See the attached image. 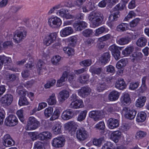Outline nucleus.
<instances>
[{"instance_id": "obj_1", "label": "nucleus", "mask_w": 149, "mask_h": 149, "mask_svg": "<svg viewBox=\"0 0 149 149\" xmlns=\"http://www.w3.org/2000/svg\"><path fill=\"white\" fill-rule=\"evenodd\" d=\"M67 78L70 83L73 86H75L77 83L76 80V76L75 74L73 73H70L68 71H64L61 78L57 81L56 86L60 87L64 85V82Z\"/></svg>"}, {"instance_id": "obj_2", "label": "nucleus", "mask_w": 149, "mask_h": 149, "mask_svg": "<svg viewBox=\"0 0 149 149\" xmlns=\"http://www.w3.org/2000/svg\"><path fill=\"white\" fill-rule=\"evenodd\" d=\"M103 14L99 12H92L88 15V19L93 25V27L99 26L103 20Z\"/></svg>"}, {"instance_id": "obj_3", "label": "nucleus", "mask_w": 149, "mask_h": 149, "mask_svg": "<svg viewBox=\"0 0 149 149\" xmlns=\"http://www.w3.org/2000/svg\"><path fill=\"white\" fill-rule=\"evenodd\" d=\"M40 125V122L33 116H30L28 118L25 129L27 130H32L37 129Z\"/></svg>"}, {"instance_id": "obj_4", "label": "nucleus", "mask_w": 149, "mask_h": 149, "mask_svg": "<svg viewBox=\"0 0 149 149\" xmlns=\"http://www.w3.org/2000/svg\"><path fill=\"white\" fill-rule=\"evenodd\" d=\"M57 36L56 32L51 33L46 35L43 39V44L46 46H49L56 40Z\"/></svg>"}, {"instance_id": "obj_5", "label": "nucleus", "mask_w": 149, "mask_h": 149, "mask_svg": "<svg viewBox=\"0 0 149 149\" xmlns=\"http://www.w3.org/2000/svg\"><path fill=\"white\" fill-rule=\"evenodd\" d=\"M62 23L61 19L57 17H52L48 18V24L51 27L57 28L59 27Z\"/></svg>"}, {"instance_id": "obj_6", "label": "nucleus", "mask_w": 149, "mask_h": 149, "mask_svg": "<svg viewBox=\"0 0 149 149\" xmlns=\"http://www.w3.org/2000/svg\"><path fill=\"white\" fill-rule=\"evenodd\" d=\"M18 120L16 116L13 114H11L6 117L5 119V124L7 126H13L17 124Z\"/></svg>"}, {"instance_id": "obj_7", "label": "nucleus", "mask_w": 149, "mask_h": 149, "mask_svg": "<svg viewBox=\"0 0 149 149\" xmlns=\"http://www.w3.org/2000/svg\"><path fill=\"white\" fill-rule=\"evenodd\" d=\"M26 31L23 29L16 33L14 35L13 40L15 43H19L24 39L26 36Z\"/></svg>"}, {"instance_id": "obj_8", "label": "nucleus", "mask_w": 149, "mask_h": 149, "mask_svg": "<svg viewBox=\"0 0 149 149\" xmlns=\"http://www.w3.org/2000/svg\"><path fill=\"white\" fill-rule=\"evenodd\" d=\"M89 136V134L85 129L81 128L77 131L76 137L80 141H84Z\"/></svg>"}, {"instance_id": "obj_9", "label": "nucleus", "mask_w": 149, "mask_h": 149, "mask_svg": "<svg viewBox=\"0 0 149 149\" xmlns=\"http://www.w3.org/2000/svg\"><path fill=\"white\" fill-rule=\"evenodd\" d=\"M65 141L64 137L58 136L53 139L52 144L55 148H61L64 146Z\"/></svg>"}, {"instance_id": "obj_10", "label": "nucleus", "mask_w": 149, "mask_h": 149, "mask_svg": "<svg viewBox=\"0 0 149 149\" xmlns=\"http://www.w3.org/2000/svg\"><path fill=\"white\" fill-rule=\"evenodd\" d=\"M13 98V96L11 95H5L1 98L0 102L3 106L7 107L12 102Z\"/></svg>"}, {"instance_id": "obj_11", "label": "nucleus", "mask_w": 149, "mask_h": 149, "mask_svg": "<svg viewBox=\"0 0 149 149\" xmlns=\"http://www.w3.org/2000/svg\"><path fill=\"white\" fill-rule=\"evenodd\" d=\"M123 113L126 118L132 120L134 118L136 112L134 110H130L129 108L125 107L123 108Z\"/></svg>"}, {"instance_id": "obj_12", "label": "nucleus", "mask_w": 149, "mask_h": 149, "mask_svg": "<svg viewBox=\"0 0 149 149\" xmlns=\"http://www.w3.org/2000/svg\"><path fill=\"white\" fill-rule=\"evenodd\" d=\"M2 140L3 144L6 146H12L15 143L14 141L8 134L4 135L2 138Z\"/></svg>"}, {"instance_id": "obj_13", "label": "nucleus", "mask_w": 149, "mask_h": 149, "mask_svg": "<svg viewBox=\"0 0 149 149\" xmlns=\"http://www.w3.org/2000/svg\"><path fill=\"white\" fill-rule=\"evenodd\" d=\"M107 125L109 128L113 129L118 127L119 121L118 119L111 118L108 120Z\"/></svg>"}, {"instance_id": "obj_14", "label": "nucleus", "mask_w": 149, "mask_h": 149, "mask_svg": "<svg viewBox=\"0 0 149 149\" xmlns=\"http://www.w3.org/2000/svg\"><path fill=\"white\" fill-rule=\"evenodd\" d=\"M122 137V133L119 130L113 131L111 134V139L116 143L118 142Z\"/></svg>"}, {"instance_id": "obj_15", "label": "nucleus", "mask_w": 149, "mask_h": 149, "mask_svg": "<svg viewBox=\"0 0 149 149\" xmlns=\"http://www.w3.org/2000/svg\"><path fill=\"white\" fill-rule=\"evenodd\" d=\"M74 32L73 28L70 26L63 29L60 32V36L63 37H65L72 34Z\"/></svg>"}, {"instance_id": "obj_16", "label": "nucleus", "mask_w": 149, "mask_h": 149, "mask_svg": "<svg viewBox=\"0 0 149 149\" xmlns=\"http://www.w3.org/2000/svg\"><path fill=\"white\" fill-rule=\"evenodd\" d=\"M46 64L42 60H39L37 64V72L39 74H41L43 72L46 73Z\"/></svg>"}, {"instance_id": "obj_17", "label": "nucleus", "mask_w": 149, "mask_h": 149, "mask_svg": "<svg viewBox=\"0 0 149 149\" xmlns=\"http://www.w3.org/2000/svg\"><path fill=\"white\" fill-rule=\"evenodd\" d=\"M87 24L84 21L78 22L74 24L73 27L76 31H81L86 27Z\"/></svg>"}, {"instance_id": "obj_18", "label": "nucleus", "mask_w": 149, "mask_h": 149, "mask_svg": "<svg viewBox=\"0 0 149 149\" xmlns=\"http://www.w3.org/2000/svg\"><path fill=\"white\" fill-rule=\"evenodd\" d=\"M78 95L82 97H85L89 95L91 92V89L88 87H83L78 91Z\"/></svg>"}, {"instance_id": "obj_19", "label": "nucleus", "mask_w": 149, "mask_h": 149, "mask_svg": "<svg viewBox=\"0 0 149 149\" xmlns=\"http://www.w3.org/2000/svg\"><path fill=\"white\" fill-rule=\"evenodd\" d=\"M38 136L39 139L40 140H47L52 138V134L49 132H43L39 134Z\"/></svg>"}, {"instance_id": "obj_20", "label": "nucleus", "mask_w": 149, "mask_h": 149, "mask_svg": "<svg viewBox=\"0 0 149 149\" xmlns=\"http://www.w3.org/2000/svg\"><path fill=\"white\" fill-rule=\"evenodd\" d=\"M76 123L74 121H69L65 123L64 125V128L65 130L70 132L76 129L77 127Z\"/></svg>"}, {"instance_id": "obj_21", "label": "nucleus", "mask_w": 149, "mask_h": 149, "mask_svg": "<svg viewBox=\"0 0 149 149\" xmlns=\"http://www.w3.org/2000/svg\"><path fill=\"white\" fill-rule=\"evenodd\" d=\"M69 96V93L68 91L65 90H63L59 93V100L60 102H63L66 100Z\"/></svg>"}, {"instance_id": "obj_22", "label": "nucleus", "mask_w": 149, "mask_h": 149, "mask_svg": "<svg viewBox=\"0 0 149 149\" xmlns=\"http://www.w3.org/2000/svg\"><path fill=\"white\" fill-rule=\"evenodd\" d=\"M47 106V104L45 102H42L39 103L38 107H35L31 111L30 113V114H34L36 112L43 109L46 107Z\"/></svg>"}, {"instance_id": "obj_23", "label": "nucleus", "mask_w": 149, "mask_h": 149, "mask_svg": "<svg viewBox=\"0 0 149 149\" xmlns=\"http://www.w3.org/2000/svg\"><path fill=\"white\" fill-rule=\"evenodd\" d=\"M131 41V38L128 36L119 38L118 37L116 39L117 43L120 45H124L128 44Z\"/></svg>"}, {"instance_id": "obj_24", "label": "nucleus", "mask_w": 149, "mask_h": 149, "mask_svg": "<svg viewBox=\"0 0 149 149\" xmlns=\"http://www.w3.org/2000/svg\"><path fill=\"white\" fill-rule=\"evenodd\" d=\"M61 107H56L55 110L51 117L50 118V120H54L58 119L61 114Z\"/></svg>"}, {"instance_id": "obj_25", "label": "nucleus", "mask_w": 149, "mask_h": 149, "mask_svg": "<svg viewBox=\"0 0 149 149\" xmlns=\"http://www.w3.org/2000/svg\"><path fill=\"white\" fill-rule=\"evenodd\" d=\"M146 100V97L141 96L136 100L135 102L136 106L138 107L141 108L145 105Z\"/></svg>"}, {"instance_id": "obj_26", "label": "nucleus", "mask_w": 149, "mask_h": 149, "mask_svg": "<svg viewBox=\"0 0 149 149\" xmlns=\"http://www.w3.org/2000/svg\"><path fill=\"white\" fill-rule=\"evenodd\" d=\"M46 102L49 105L52 106L56 105L57 101L55 94L53 93L50 95L47 99Z\"/></svg>"}, {"instance_id": "obj_27", "label": "nucleus", "mask_w": 149, "mask_h": 149, "mask_svg": "<svg viewBox=\"0 0 149 149\" xmlns=\"http://www.w3.org/2000/svg\"><path fill=\"white\" fill-rule=\"evenodd\" d=\"M120 101L124 104H129L131 102V99L130 95L127 93H124L123 94L120 98Z\"/></svg>"}, {"instance_id": "obj_28", "label": "nucleus", "mask_w": 149, "mask_h": 149, "mask_svg": "<svg viewBox=\"0 0 149 149\" xmlns=\"http://www.w3.org/2000/svg\"><path fill=\"white\" fill-rule=\"evenodd\" d=\"M84 106V103L81 100L71 102L70 104V107L76 109L82 108Z\"/></svg>"}, {"instance_id": "obj_29", "label": "nucleus", "mask_w": 149, "mask_h": 149, "mask_svg": "<svg viewBox=\"0 0 149 149\" xmlns=\"http://www.w3.org/2000/svg\"><path fill=\"white\" fill-rule=\"evenodd\" d=\"M72 111L70 109H67L64 111L62 114V118L64 120H68L72 118Z\"/></svg>"}, {"instance_id": "obj_30", "label": "nucleus", "mask_w": 149, "mask_h": 149, "mask_svg": "<svg viewBox=\"0 0 149 149\" xmlns=\"http://www.w3.org/2000/svg\"><path fill=\"white\" fill-rule=\"evenodd\" d=\"M142 54L140 52H135L132 55V60L134 62H136L141 60L143 57Z\"/></svg>"}, {"instance_id": "obj_31", "label": "nucleus", "mask_w": 149, "mask_h": 149, "mask_svg": "<svg viewBox=\"0 0 149 149\" xmlns=\"http://www.w3.org/2000/svg\"><path fill=\"white\" fill-rule=\"evenodd\" d=\"M146 113L144 112L141 111L138 113L136 120L139 123L143 122L146 120Z\"/></svg>"}, {"instance_id": "obj_32", "label": "nucleus", "mask_w": 149, "mask_h": 149, "mask_svg": "<svg viewBox=\"0 0 149 149\" xmlns=\"http://www.w3.org/2000/svg\"><path fill=\"white\" fill-rule=\"evenodd\" d=\"M120 93L117 91H113L109 95V99L110 101H114L117 100L119 98Z\"/></svg>"}, {"instance_id": "obj_33", "label": "nucleus", "mask_w": 149, "mask_h": 149, "mask_svg": "<svg viewBox=\"0 0 149 149\" xmlns=\"http://www.w3.org/2000/svg\"><path fill=\"white\" fill-rule=\"evenodd\" d=\"M110 58V55L109 53H105L101 57L100 60L102 63L106 64L109 61Z\"/></svg>"}, {"instance_id": "obj_34", "label": "nucleus", "mask_w": 149, "mask_h": 149, "mask_svg": "<svg viewBox=\"0 0 149 149\" xmlns=\"http://www.w3.org/2000/svg\"><path fill=\"white\" fill-rule=\"evenodd\" d=\"M11 62V60L10 58L6 57L4 56H0V70L1 69L3 63L8 64Z\"/></svg>"}, {"instance_id": "obj_35", "label": "nucleus", "mask_w": 149, "mask_h": 149, "mask_svg": "<svg viewBox=\"0 0 149 149\" xmlns=\"http://www.w3.org/2000/svg\"><path fill=\"white\" fill-rule=\"evenodd\" d=\"M134 49L133 46H129L122 51V54L125 56H128L133 51Z\"/></svg>"}, {"instance_id": "obj_36", "label": "nucleus", "mask_w": 149, "mask_h": 149, "mask_svg": "<svg viewBox=\"0 0 149 149\" xmlns=\"http://www.w3.org/2000/svg\"><path fill=\"white\" fill-rule=\"evenodd\" d=\"M90 2L88 3L87 6V8L85 6H83L82 7L83 11L84 12L87 13L90 10L92 9V3L93 4L97 2L96 0H90Z\"/></svg>"}, {"instance_id": "obj_37", "label": "nucleus", "mask_w": 149, "mask_h": 149, "mask_svg": "<svg viewBox=\"0 0 149 149\" xmlns=\"http://www.w3.org/2000/svg\"><path fill=\"white\" fill-rule=\"evenodd\" d=\"M61 127L62 126L60 123L55 124L52 128L54 134L56 135H58L61 133Z\"/></svg>"}, {"instance_id": "obj_38", "label": "nucleus", "mask_w": 149, "mask_h": 149, "mask_svg": "<svg viewBox=\"0 0 149 149\" xmlns=\"http://www.w3.org/2000/svg\"><path fill=\"white\" fill-rule=\"evenodd\" d=\"M125 83L124 80L121 79L118 80L115 84L116 87L120 90L124 89L125 88Z\"/></svg>"}, {"instance_id": "obj_39", "label": "nucleus", "mask_w": 149, "mask_h": 149, "mask_svg": "<svg viewBox=\"0 0 149 149\" xmlns=\"http://www.w3.org/2000/svg\"><path fill=\"white\" fill-rule=\"evenodd\" d=\"M129 29L128 24L122 23L119 24L117 27V30L119 31H124Z\"/></svg>"}, {"instance_id": "obj_40", "label": "nucleus", "mask_w": 149, "mask_h": 149, "mask_svg": "<svg viewBox=\"0 0 149 149\" xmlns=\"http://www.w3.org/2000/svg\"><path fill=\"white\" fill-rule=\"evenodd\" d=\"M109 29L104 26L101 27L96 29L95 31V35L96 36H98L100 35L104 32H107Z\"/></svg>"}, {"instance_id": "obj_41", "label": "nucleus", "mask_w": 149, "mask_h": 149, "mask_svg": "<svg viewBox=\"0 0 149 149\" xmlns=\"http://www.w3.org/2000/svg\"><path fill=\"white\" fill-rule=\"evenodd\" d=\"M53 111V108L51 107H49L46 108L44 110V114L45 116L48 118L52 115Z\"/></svg>"}, {"instance_id": "obj_42", "label": "nucleus", "mask_w": 149, "mask_h": 149, "mask_svg": "<svg viewBox=\"0 0 149 149\" xmlns=\"http://www.w3.org/2000/svg\"><path fill=\"white\" fill-rule=\"evenodd\" d=\"M82 34L85 37H90L93 36V32L92 30L88 29L83 31L82 32Z\"/></svg>"}, {"instance_id": "obj_43", "label": "nucleus", "mask_w": 149, "mask_h": 149, "mask_svg": "<svg viewBox=\"0 0 149 149\" xmlns=\"http://www.w3.org/2000/svg\"><path fill=\"white\" fill-rule=\"evenodd\" d=\"M87 113V111L86 110L81 111L78 116L77 120L81 122L84 120L86 117Z\"/></svg>"}, {"instance_id": "obj_44", "label": "nucleus", "mask_w": 149, "mask_h": 149, "mask_svg": "<svg viewBox=\"0 0 149 149\" xmlns=\"http://www.w3.org/2000/svg\"><path fill=\"white\" fill-rule=\"evenodd\" d=\"M18 104L20 106L27 105L29 104V102L26 97L24 96H22L19 98Z\"/></svg>"}, {"instance_id": "obj_45", "label": "nucleus", "mask_w": 149, "mask_h": 149, "mask_svg": "<svg viewBox=\"0 0 149 149\" xmlns=\"http://www.w3.org/2000/svg\"><path fill=\"white\" fill-rule=\"evenodd\" d=\"M89 75L88 74L81 75L78 79L79 82L81 84H85L89 80Z\"/></svg>"}, {"instance_id": "obj_46", "label": "nucleus", "mask_w": 149, "mask_h": 149, "mask_svg": "<svg viewBox=\"0 0 149 149\" xmlns=\"http://www.w3.org/2000/svg\"><path fill=\"white\" fill-rule=\"evenodd\" d=\"M146 39L145 38L141 37L137 40L136 44L139 47H143L146 45Z\"/></svg>"}, {"instance_id": "obj_47", "label": "nucleus", "mask_w": 149, "mask_h": 149, "mask_svg": "<svg viewBox=\"0 0 149 149\" xmlns=\"http://www.w3.org/2000/svg\"><path fill=\"white\" fill-rule=\"evenodd\" d=\"M89 70L93 74L99 75L102 72V69L100 68H95V67L92 66L90 67Z\"/></svg>"}, {"instance_id": "obj_48", "label": "nucleus", "mask_w": 149, "mask_h": 149, "mask_svg": "<svg viewBox=\"0 0 149 149\" xmlns=\"http://www.w3.org/2000/svg\"><path fill=\"white\" fill-rule=\"evenodd\" d=\"M56 82V80L55 79H51L47 81L46 83L44 85V87L46 89L49 88L54 86Z\"/></svg>"}, {"instance_id": "obj_49", "label": "nucleus", "mask_w": 149, "mask_h": 149, "mask_svg": "<svg viewBox=\"0 0 149 149\" xmlns=\"http://www.w3.org/2000/svg\"><path fill=\"white\" fill-rule=\"evenodd\" d=\"M139 83L138 81L131 82L130 84L129 89L131 90H135L138 87Z\"/></svg>"}, {"instance_id": "obj_50", "label": "nucleus", "mask_w": 149, "mask_h": 149, "mask_svg": "<svg viewBox=\"0 0 149 149\" xmlns=\"http://www.w3.org/2000/svg\"><path fill=\"white\" fill-rule=\"evenodd\" d=\"M61 59V57L60 56L56 55L52 58V62L53 64L57 65L59 64Z\"/></svg>"}, {"instance_id": "obj_51", "label": "nucleus", "mask_w": 149, "mask_h": 149, "mask_svg": "<svg viewBox=\"0 0 149 149\" xmlns=\"http://www.w3.org/2000/svg\"><path fill=\"white\" fill-rule=\"evenodd\" d=\"M34 145V149H45L44 144L40 141L36 142Z\"/></svg>"}, {"instance_id": "obj_52", "label": "nucleus", "mask_w": 149, "mask_h": 149, "mask_svg": "<svg viewBox=\"0 0 149 149\" xmlns=\"http://www.w3.org/2000/svg\"><path fill=\"white\" fill-rule=\"evenodd\" d=\"M146 133L143 131H139L136 133L135 137L136 139H139L145 137L146 135Z\"/></svg>"}, {"instance_id": "obj_53", "label": "nucleus", "mask_w": 149, "mask_h": 149, "mask_svg": "<svg viewBox=\"0 0 149 149\" xmlns=\"http://www.w3.org/2000/svg\"><path fill=\"white\" fill-rule=\"evenodd\" d=\"M92 64L91 59H86L82 61L80 63L81 65L82 66H89Z\"/></svg>"}, {"instance_id": "obj_54", "label": "nucleus", "mask_w": 149, "mask_h": 149, "mask_svg": "<svg viewBox=\"0 0 149 149\" xmlns=\"http://www.w3.org/2000/svg\"><path fill=\"white\" fill-rule=\"evenodd\" d=\"M120 16L118 11H116L113 13V15H110L109 17V19L111 21L116 20V19Z\"/></svg>"}, {"instance_id": "obj_55", "label": "nucleus", "mask_w": 149, "mask_h": 149, "mask_svg": "<svg viewBox=\"0 0 149 149\" xmlns=\"http://www.w3.org/2000/svg\"><path fill=\"white\" fill-rule=\"evenodd\" d=\"M63 50L65 53H67L68 55L70 56L73 55L74 53V49L68 47H65L63 49Z\"/></svg>"}, {"instance_id": "obj_56", "label": "nucleus", "mask_w": 149, "mask_h": 149, "mask_svg": "<svg viewBox=\"0 0 149 149\" xmlns=\"http://www.w3.org/2000/svg\"><path fill=\"white\" fill-rule=\"evenodd\" d=\"M17 114L20 120L22 123H24V119L23 116V110L22 109L18 110L17 112Z\"/></svg>"}, {"instance_id": "obj_57", "label": "nucleus", "mask_w": 149, "mask_h": 149, "mask_svg": "<svg viewBox=\"0 0 149 149\" xmlns=\"http://www.w3.org/2000/svg\"><path fill=\"white\" fill-rule=\"evenodd\" d=\"M101 149H114L113 145L110 142H107L104 144Z\"/></svg>"}, {"instance_id": "obj_58", "label": "nucleus", "mask_w": 149, "mask_h": 149, "mask_svg": "<svg viewBox=\"0 0 149 149\" xmlns=\"http://www.w3.org/2000/svg\"><path fill=\"white\" fill-rule=\"evenodd\" d=\"M95 127L100 130H103L105 128V125L103 121H100L95 125Z\"/></svg>"}, {"instance_id": "obj_59", "label": "nucleus", "mask_w": 149, "mask_h": 149, "mask_svg": "<svg viewBox=\"0 0 149 149\" xmlns=\"http://www.w3.org/2000/svg\"><path fill=\"white\" fill-rule=\"evenodd\" d=\"M68 12V10L62 9L58 10L57 13V14L60 17L64 18L66 13Z\"/></svg>"}, {"instance_id": "obj_60", "label": "nucleus", "mask_w": 149, "mask_h": 149, "mask_svg": "<svg viewBox=\"0 0 149 149\" xmlns=\"http://www.w3.org/2000/svg\"><path fill=\"white\" fill-rule=\"evenodd\" d=\"M122 48V47H117L115 45H113L110 46L109 49L113 53L119 50V49L121 50Z\"/></svg>"}, {"instance_id": "obj_61", "label": "nucleus", "mask_w": 149, "mask_h": 149, "mask_svg": "<svg viewBox=\"0 0 149 149\" xmlns=\"http://www.w3.org/2000/svg\"><path fill=\"white\" fill-rule=\"evenodd\" d=\"M106 86L104 83L98 84L97 85V89L99 92L103 91L106 88Z\"/></svg>"}, {"instance_id": "obj_62", "label": "nucleus", "mask_w": 149, "mask_h": 149, "mask_svg": "<svg viewBox=\"0 0 149 149\" xmlns=\"http://www.w3.org/2000/svg\"><path fill=\"white\" fill-rule=\"evenodd\" d=\"M111 37V35L109 34H107L104 36H103L100 38L98 39V42H102L103 41H105L110 39Z\"/></svg>"}, {"instance_id": "obj_63", "label": "nucleus", "mask_w": 149, "mask_h": 149, "mask_svg": "<svg viewBox=\"0 0 149 149\" xmlns=\"http://www.w3.org/2000/svg\"><path fill=\"white\" fill-rule=\"evenodd\" d=\"M22 87V86L18 87L17 90V92L19 95H22V96H24L26 94V92L23 89Z\"/></svg>"}, {"instance_id": "obj_64", "label": "nucleus", "mask_w": 149, "mask_h": 149, "mask_svg": "<svg viewBox=\"0 0 149 149\" xmlns=\"http://www.w3.org/2000/svg\"><path fill=\"white\" fill-rule=\"evenodd\" d=\"M135 15V13L133 11H130L127 16L124 19V21H127L129 19L132 18L133 17H134Z\"/></svg>"}]
</instances>
